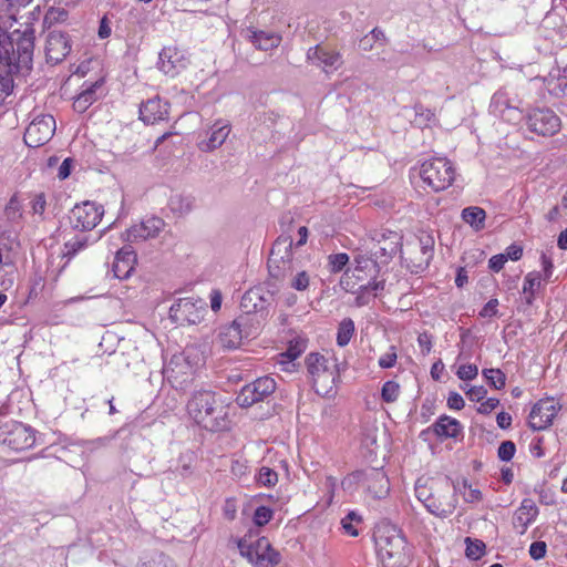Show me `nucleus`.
<instances>
[{"mask_svg":"<svg viewBox=\"0 0 567 567\" xmlns=\"http://www.w3.org/2000/svg\"><path fill=\"white\" fill-rule=\"evenodd\" d=\"M34 30L27 27L8 34L0 24V74L30 71L33 62Z\"/></svg>","mask_w":567,"mask_h":567,"instance_id":"nucleus-1","label":"nucleus"},{"mask_svg":"<svg viewBox=\"0 0 567 567\" xmlns=\"http://www.w3.org/2000/svg\"><path fill=\"white\" fill-rule=\"evenodd\" d=\"M187 412L207 431L218 432L228 427V408L213 391H195L187 402Z\"/></svg>","mask_w":567,"mask_h":567,"instance_id":"nucleus-2","label":"nucleus"},{"mask_svg":"<svg viewBox=\"0 0 567 567\" xmlns=\"http://www.w3.org/2000/svg\"><path fill=\"white\" fill-rule=\"evenodd\" d=\"M374 539L383 567H408L411 564L412 549L403 533L395 526L379 529Z\"/></svg>","mask_w":567,"mask_h":567,"instance_id":"nucleus-3","label":"nucleus"},{"mask_svg":"<svg viewBox=\"0 0 567 567\" xmlns=\"http://www.w3.org/2000/svg\"><path fill=\"white\" fill-rule=\"evenodd\" d=\"M279 291L276 282L266 281L247 290L240 300L241 315H247L260 320V327L269 315V307Z\"/></svg>","mask_w":567,"mask_h":567,"instance_id":"nucleus-4","label":"nucleus"},{"mask_svg":"<svg viewBox=\"0 0 567 567\" xmlns=\"http://www.w3.org/2000/svg\"><path fill=\"white\" fill-rule=\"evenodd\" d=\"M239 553L254 567H276L280 563V554L275 550L267 537L254 538L251 534L237 543Z\"/></svg>","mask_w":567,"mask_h":567,"instance_id":"nucleus-5","label":"nucleus"},{"mask_svg":"<svg viewBox=\"0 0 567 567\" xmlns=\"http://www.w3.org/2000/svg\"><path fill=\"white\" fill-rule=\"evenodd\" d=\"M292 246L293 240L289 235H280L272 244L267 264L272 279L282 281L292 276L295 270Z\"/></svg>","mask_w":567,"mask_h":567,"instance_id":"nucleus-6","label":"nucleus"},{"mask_svg":"<svg viewBox=\"0 0 567 567\" xmlns=\"http://www.w3.org/2000/svg\"><path fill=\"white\" fill-rule=\"evenodd\" d=\"M259 330V319L240 315L231 323L220 327L218 341L225 349H237L243 339L256 336Z\"/></svg>","mask_w":567,"mask_h":567,"instance_id":"nucleus-7","label":"nucleus"},{"mask_svg":"<svg viewBox=\"0 0 567 567\" xmlns=\"http://www.w3.org/2000/svg\"><path fill=\"white\" fill-rule=\"evenodd\" d=\"M421 178L434 192L446 189L455 178L453 164L445 157L425 161L421 166Z\"/></svg>","mask_w":567,"mask_h":567,"instance_id":"nucleus-8","label":"nucleus"},{"mask_svg":"<svg viewBox=\"0 0 567 567\" xmlns=\"http://www.w3.org/2000/svg\"><path fill=\"white\" fill-rule=\"evenodd\" d=\"M306 368L317 393L331 389L338 377L337 364L318 352L307 355Z\"/></svg>","mask_w":567,"mask_h":567,"instance_id":"nucleus-9","label":"nucleus"},{"mask_svg":"<svg viewBox=\"0 0 567 567\" xmlns=\"http://www.w3.org/2000/svg\"><path fill=\"white\" fill-rule=\"evenodd\" d=\"M35 443V431L13 420L0 423V444L20 452L32 447Z\"/></svg>","mask_w":567,"mask_h":567,"instance_id":"nucleus-10","label":"nucleus"},{"mask_svg":"<svg viewBox=\"0 0 567 567\" xmlns=\"http://www.w3.org/2000/svg\"><path fill=\"white\" fill-rule=\"evenodd\" d=\"M456 506L457 497L447 477L433 484V492L429 504H426L427 512L445 518L454 513Z\"/></svg>","mask_w":567,"mask_h":567,"instance_id":"nucleus-11","label":"nucleus"},{"mask_svg":"<svg viewBox=\"0 0 567 567\" xmlns=\"http://www.w3.org/2000/svg\"><path fill=\"white\" fill-rule=\"evenodd\" d=\"M520 105L522 101L515 93L502 87L493 94L489 112L506 122H514L520 118Z\"/></svg>","mask_w":567,"mask_h":567,"instance_id":"nucleus-12","label":"nucleus"},{"mask_svg":"<svg viewBox=\"0 0 567 567\" xmlns=\"http://www.w3.org/2000/svg\"><path fill=\"white\" fill-rule=\"evenodd\" d=\"M206 312V303L202 299L181 298L169 308V318L177 324H196Z\"/></svg>","mask_w":567,"mask_h":567,"instance_id":"nucleus-13","label":"nucleus"},{"mask_svg":"<svg viewBox=\"0 0 567 567\" xmlns=\"http://www.w3.org/2000/svg\"><path fill=\"white\" fill-rule=\"evenodd\" d=\"M276 390V381L271 377H261L244 385L236 396L240 408H250L255 403L268 399Z\"/></svg>","mask_w":567,"mask_h":567,"instance_id":"nucleus-14","label":"nucleus"},{"mask_svg":"<svg viewBox=\"0 0 567 567\" xmlns=\"http://www.w3.org/2000/svg\"><path fill=\"white\" fill-rule=\"evenodd\" d=\"M103 215L104 208L102 205L86 200L82 204H76L72 208L69 218L72 228L86 233L96 227Z\"/></svg>","mask_w":567,"mask_h":567,"instance_id":"nucleus-15","label":"nucleus"},{"mask_svg":"<svg viewBox=\"0 0 567 567\" xmlns=\"http://www.w3.org/2000/svg\"><path fill=\"white\" fill-rule=\"evenodd\" d=\"M194 369L185 353L172 355L164 367V375L172 385L179 390H186L193 380Z\"/></svg>","mask_w":567,"mask_h":567,"instance_id":"nucleus-16","label":"nucleus"},{"mask_svg":"<svg viewBox=\"0 0 567 567\" xmlns=\"http://www.w3.org/2000/svg\"><path fill=\"white\" fill-rule=\"evenodd\" d=\"M55 131V120L52 115L34 118L25 130L24 142L30 147H38L51 140Z\"/></svg>","mask_w":567,"mask_h":567,"instance_id":"nucleus-17","label":"nucleus"},{"mask_svg":"<svg viewBox=\"0 0 567 567\" xmlns=\"http://www.w3.org/2000/svg\"><path fill=\"white\" fill-rule=\"evenodd\" d=\"M373 239L377 240V246L372 256L380 264H388L401 249L402 235L396 231L382 229L375 233Z\"/></svg>","mask_w":567,"mask_h":567,"instance_id":"nucleus-18","label":"nucleus"},{"mask_svg":"<svg viewBox=\"0 0 567 567\" xmlns=\"http://www.w3.org/2000/svg\"><path fill=\"white\" fill-rule=\"evenodd\" d=\"M527 127L543 136H551L559 131L560 118L549 109H536L527 116Z\"/></svg>","mask_w":567,"mask_h":567,"instance_id":"nucleus-19","label":"nucleus"},{"mask_svg":"<svg viewBox=\"0 0 567 567\" xmlns=\"http://www.w3.org/2000/svg\"><path fill=\"white\" fill-rule=\"evenodd\" d=\"M231 131V125L228 120H216L205 132V137L202 138L197 146L199 151L209 153L219 148Z\"/></svg>","mask_w":567,"mask_h":567,"instance_id":"nucleus-20","label":"nucleus"},{"mask_svg":"<svg viewBox=\"0 0 567 567\" xmlns=\"http://www.w3.org/2000/svg\"><path fill=\"white\" fill-rule=\"evenodd\" d=\"M307 60L312 65L321 68L323 71L338 70L343 61L341 54L332 49L317 44L307 51Z\"/></svg>","mask_w":567,"mask_h":567,"instance_id":"nucleus-21","label":"nucleus"},{"mask_svg":"<svg viewBox=\"0 0 567 567\" xmlns=\"http://www.w3.org/2000/svg\"><path fill=\"white\" fill-rule=\"evenodd\" d=\"M71 52V41L68 33L52 31L49 33L45 45L48 62L58 64Z\"/></svg>","mask_w":567,"mask_h":567,"instance_id":"nucleus-22","label":"nucleus"},{"mask_svg":"<svg viewBox=\"0 0 567 567\" xmlns=\"http://www.w3.org/2000/svg\"><path fill=\"white\" fill-rule=\"evenodd\" d=\"M165 223L159 217H150L140 224L133 225L125 233V240L130 243L143 241L158 236Z\"/></svg>","mask_w":567,"mask_h":567,"instance_id":"nucleus-23","label":"nucleus"},{"mask_svg":"<svg viewBox=\"0 0 567 567\" xmlns=\"http://www.w3.org/2000/svg\"><path fill=\"white\" fill-rule=\"evenodd\" d=\"M374 498H383L389 494L390 483L382 468L363 470V486Z\"/></svg>","mask_w":567,"mask_h":567,"instance_id":"nucleus-24","label":"nucleus"},{"mask_svg":"<svg viewBox=\"0 0 567 567\" xmlns=\"http://www.w3.org/2000/svg\"><path fill=\"white\" fill-rule=\"evenodd\" d=\"M157 66L164 74L174 78L186 68V60L176 47H165L159 52Z\"/></svg>","mask_w":567,"mask_h":567,"instance_id":"nucleus-25","label":"nucleus"},{"mask_svg":"<svg viewBox=\"0 0 567 567\" xmlns=\"http://www.w3.org/2000/svg\"><path fill=\"white\" fill-rule=\"evenodd\" d=\"M168 102L155 96L141 104L140 118L145 124L154 125L168 118Z\"/></svg>","mask_w":567,"mask_h":567,"instance_id":"nucleus-26","label":"nucleus"},{"mask_svg":"<svg viewBox=\"0 0 567 567\" xmlns=\"http://www.w3.org/2000/svg\"><path fill=\"white\" fill-rule=\"evenodd\" d=\"M556 415V408L550 401L537 402L529 413L528 424L535 431L547 429Z\"/></svg>","mask_w":567,"mask_h":567,"instance_id":"nucleus-27","label":"nucleus"},{"mask_svg":"<svg viewBox=\"0 0 567 567\" xmlns=\"http://www.w3.org/2000/svg\"><path fill=\"white\" fill-rule=\"evenodd\" d=\"M417 251L421 259H405L406 267L412 274H421L427 269L434 254V239L432 236H424L419 239Z\"/></svg>","mask_w":567,"mask_h":567,"instance_id":"nucleus-28","label":"nucleus"},{"mask_svg":"<svg viewBox=\"0 0 567 567\" xmlns=\"http://www.w3.org/2000/svg\"><path fill=\"white\" fill-rule=\"evenodd\" d=\"M539 514V509L532 498H524L516 509L513 518V525L519 535H524Z\"/></svg>","mask_w":567,"mask_h":567,"instance_id":"nucleus-29","label":"nucleus"},{"mask_svg":"<svg viewBox=\"0 0 567 567\" xmlns=\"http://www.w3.org/2000/svg\"><path fill=\"white\" fill-rule=\"evenodd\" d=\"M136 264V254L131 249V247H124L120 249L112 264V271L114 277L118 279H126L134 271V267Z\"/></svg>","mask_w":567,"mask_h":567,"instance_id":"nucleus-30","label":"nucleus"},{"mask_svg":"<svg viewBox=\"0 0 567 567\" xmlns=\"http://www.w3.org/2000/svg\"><path fill=\"white\" fill-rule=\"evenodd\" d=\"M103 82V79L90 84L85 82L83 85L85 87L73 101L74 111L78 113H84L99 99L97 90L101 89Z\"/></svg>","mask_w":567,"mask_h":567,"instance_id":"nucleus-31","label":"nucleus"},{"mask_svg":"<svg viewBox=\"0 0 567 567\" xmlns=\"http://www.w3.org/2000/svg\"><path fill=\"white\" fill-rule=\"evenodd\" d=\"M247 38L256 49L264 51L275 49L281 42V37L278 33L271 31L248 29Z\"/></svg>","mask_w":567,"mask_h":567,"instance_id":"nucleus-32","label":"nucleus"},{"mask_svg":"<svg viewBox=\"0 0 567 567\" xmlns=\"http://www.w3.org/2000/svg\"><path fill=\"white\" fill-rule=\"evenodd\" d=\"M433 433L440 439H456L462 433L461 423L451 416L441 415L433 424Z\"/></svg>","mask_w":567,"mask_h":567,"instance_id":"nucleus-33","label":"nucleus"},{"mask_svg":"<svg viewBox=\"0 0 567 567\" xmlns=\"http://www.w3.org/2000/svg\"><path fill=\"white\" fill-rule=\"evenodd\" d=\"M3 218L9 230H17L22 226V205L17 195H13L7 203L3 210Z\"/></svg>","mask_w":567,"mask_h":567,"instance_id":"nucleus-34","label":"nucleus"},{"mask_svg":"<svg viewBox=\"0 0 567 567\" xmlns=\"http://www.w3.org/2000/svg\"><path fill=\"white\" fill-rule=\"evenodd\" d=\"M383 280H370L365 285H360L357 290H352L353 293H357L354 303L357 307H363L369 303L370 296H375L377 291L384 289Z\"/></svg>","mask_w":567,"mask_h":567,"instance_id":"nucleus-35","label":"nucleus"},{"mask_svg":"<svg viewBox=\"0 0 567 567\" xmlns=\"http://www.w3.org/2000/svg\"><path fill=\"white\" fill-rule=\"evenodd\" d=\"M196 453L194 451L187 450L181 453L174 472L184 478L188 477L194 473V464L196 463Z\"/></svg>","mask_w":567,"mask_h":567,"instance_id":"nucleus-36","label":"nucleus"},{"mask_svg":"<svg viewBox=\"0 0 567 567\" xmlns=\"http://www.w3.org/2000/svg\"><path fill=\"white\" fill-rule=\"evenodd\" d=\"M168 207L174 214L184 216L192 212L194 207V198L183 194L172 195L168 200Z\"/></svg>","mask_w":567,"mask_h":567,"instance_id":"nucleus-37","label":"nucleus"},{"mask_svg":"<svg viewBox=\"0 0 567 567\" xmlns=\"http://www.w3.org/2000/svg\"><path fill=\"white\" fill-rule=\"evenodd\" d=\"M463 220L473 227L475 230L484 228L486 213L483 208L477 206H470L462 210Z\"/></svg>","mask_w":567,"mask_h":567,"instance_id":"nucleus-38","label":"nucleus"},{"mask_svg":"<svg viewBox=\"0 0 567 567\" xmlns=\"http://www.w3.org/2000/svg\"><path fill=\"white\" fill-rule=\"evenodd\" d=\"M437 481L431 477H420L415 482L414 491L416 498L423 503V505L426 507V504H429L432 492H433V484H436Z\"/></svg>","mask_w":567,"mask_h":567,"instance_id":"nucleus-39","label":"nucleus"},{"mask_svg":"<svg viewBox=\"0 0 567 567\" xmlns=\"http://www.w3.org/2000/svg\"><path fill=\"white\" fill-rule=\"evenodd\" d=\"M90 236L85 233H82L74 236L72 239L68 240L64 244V251L63 256L68 258H72L75 256L79 251L87 247L89 245Z\"/></svg>","mask_w":567,"mask_h":567,"instance_id":"nucleus-40","label":"nucleus"},{"mask_svg":"<svg viewBox=\"0 0 567 567\" xmlns=\"http://www.w3.org/2000/svg\"><path fill=\"white\" fill-rule=\"evenodd\" d=\"M455 494L458 492L467 503H477L482 499V492L468 484L467 480L457 481L453 484Z\"/></svg>","mask_w":567,"mask_h":567,"instance_id":"nucleus-41","label":"nucleus"},{"mask_svg":"<svg viewBox=\"0 0 567 567\" xmlns=\"http://www.w3.org/2000/svg\"><path fill=\"white\" fill-rule=\"evenodd\" d=\"M542 281V274L538 271H532L528 272L525 276L524 285H523V292L528 295L526 298V303L532 305L535 291L537 288H539Z\"/></svg>","mask_w":567,"mask_h":567,"instance_id":"nucleus-42","label":"nucleus"},{"mask_svg":"<svg viewBox=\"0 0 567 567\" xmlns=\"http://www.w3.org/2000/svg\"><path fill=\"white\" fill-rule=\"evenodd\" d=\"M355 331L354 322L350 318L343 319L338 327L337 332V344L339 347H346L349 344L351 338L353 337Z\"/></svg>","mask_w":567,"mask_h":567,"instance_id":"nucleus-43","label":"nucleus"},{"mask_svg":"<svg viewBox=\"0 0 567 567\" xmlns=\"http://www.w3.org/2000/svg\"><path fill=\"white\" fill-rule=\"evenodd\" d=\"M355 266L352 269V275L355 272H373L372 280L375 279V275L379 272L378 260L375 258H369L364 256H358L354 259Z\"/></svg>","mask_w":567,"mask_h":567,"instance_id":"nucleus-44","label":"nucleus"},{"mask_svg":"<svg viewBox=\"0 0 567 567\" xmlns=\"http://www.w3.org/2000/svg\"><path fill=\"white\" fill-rule=\"evenodd\" d=\"M482 374L487 383L496 390L503 389L506 384V375L499 369H484Z\"/></svg>","mask_w":567,"mask_h":567,"instance_id":"nucleus-45","label":"nucleus"},{"mask_svg":"<svg viewBox=\"0 0 567 567\" xmlns=\"http://www.w3.org/2000/svg\"><path fill=\"white\" fill-rule=\"evenodd\" d=\"M465 543V555L468 559L478 560L485 554L486 546L483 540L466 537Z\"/></svg>","mask_w":567,"mask_h":567,"instance_id":"nucleus-46","label":"nucleus"},{"mask_svg":"<svg viewBox=\"0 0 567 567\" xmlns=\"http://www.w3.org/2000/svg\"><path fill=\"white\" fill-rule=\"evenodd\" d=\"M359 486H363V470L354 471L341 481V487L346 492L352 493Z\"/></svg>","mask_w":567,"mask_h":567,"instance_id":"nucleus-47","label":"nucleus"},{"mask_svg":"<svg viewBox=\"0 0 567 567\" xmlns=\"http://www.w3.org/2000/svg\"><path fill=\"white\" fill-rule=\"evenodd\" d=\"M400 394V385L395 381H386L382 385L381 398L386 403L395 402Z\"/></svg>","mask_w":567,"mask_h":567,"instance_id":"nucleus-48","label":"nucleus"},{"mask_svg":"<svg viewBox=\"0 0 567 567\" xmlns=\"http://www.w3.org/2000/svg\"><path fill=\"white\" fill-rule=\"evenodd\" d=\"M348 262L349 256L346 252L331 254L328 257V267L333 274L340 272Z\"/></svg>","mask_w":567,"mask_h":567,"instance_id":"nucleus-49","label":"nucleus"},{"mask_svg":"<svg viewBox=\"0 0 567 567\" xmlns=\"http://www.w3.org/2000/svg\"><path fill=\"white\" fill-rule=\"evenodd\" d=\"M257 482L261 486H275L278 482V474L272 468L262 466L257 475Z\"/></svg>","mask_w":567,"mask_h":567,"instance_id":"nucleus-50","label":"nucleus"},{"mask_svg":"<svg viewBox=\"0 0 567 567\" xmlns=\"http://www.w3.org/2000/svg\"><path fill=\"white\" fill-rule=\"evenodd\" d=\"M142 567H176V565L169 556L158 553L147 561H144Z\"/></svg>","mask_w":567,"mask_h":567,"instance_id":"nucleus-51","label":"nucleus"},{"mask_svg":"<svg viewBox=\"0 0 567 567\" xmlns=\"http://www.w3.org/2000/svg\"><path fill=\"white\" fill-rule=\"evenodd\" d=\"M516 452V445L512 441H504L497 450V456L503 462H509Z\"/></svg>","mask_w":567,"mask_h":567,"instance_id":"nucleus-52","label":"nucleus"},{"mask_svg":"<svg viewBox=\"0 0 567 567\" xmlns=\"http://www.w3.org/2000/svg\"><path fill=\"white\" fill-rule=\"evenodd\" d=\"M272 511L267 506H258L254 513V523L257 526H264L272 518Z\"/></svg>","mask_w":567,"mask_h":567,"instance_id":"nucleus-53","label":"nucleus"},{"mask_svg":"<svg viewBox=\"0 0 567 567\" xmlns=\"http://www.w3.org/2000/svg\"><path fill=\"white\" fill-rule=\"evenodd\" d=\"M310 277L307 271H298L292 276L290 286L298 291H305L309 287Z\"/></svg>","mask_w":567,"mask_h":567,"instance_id":"nucleus-54","label":"nucleus"},{"mask_svg":"<svg viewBox=\"0 0 567 567\" xmlns=\"http://www.w3.org/2000/svg\"><path fill=\"white\" fill-rule=\"evenodd\" d=\"M396 359H398L396 348L394 346H391L389 348V351L379 358L378 363H379V367L382 369H390L395 365Z\"/></svg>","mask_w":567,"mask_h":567,"instance_id":"nucleus-55","label":"nucleus"},{"mask_svg":"<svg viewBox=\"0 0 567 567\" xmlns=\"http://www.w3.org/2000/svg\"><path fill=\"white\" fill-rule=\"evenodd\" d=\"M478 374V368L475 364H463L458 368L456 375L463 381H471Z\"/></svg>","mask_w":567,"mask_h":567,"instance_id":"nucleus-56","label":"nucleus"},{"mask_svg":"<svg viewBox=\"0 0 567 567\" xmlns=\"http://www.w3.org/2000/svg\"><path fill=\"white\" fill-rule=\"evenodd\" d=\"M414 110H415L416 121H419L420 125H426L434 117V113L430 109H426L421 104H416L414 106Z\"/></svg>","mask_w":567,"mask_h":567,"instance_id":"nucleus-57","label":"nucleus"},{"mask_svg":"<svg viewBox=\"0 0 567 567\" xmlns=\"http://www.w3.org/2000/svg\"><path fill=\"white\" fill-rule=\"evenodd\" d=\"M461 388L465 390L466 396L473 402L482 401L487 394V390L483 385L471 386L467 390L465 389V386Z\"/></svg>","mask_w":567,"mask_h":567,"instance_id":"nucleus-58","label":"nucleus"},{"mask_svg":"<svg viewBox=\"0 0 567 567\" xmlns=\"http://www.w3.org/2000/svg\"><path fill=\"white\" fill-rule=\"evenodd\" d=\"M547 551V545L545 542L538 540L532 543L529 546V555L533 559L539 560L545 557Z\"/></svg>","mask_w":567,"mask_h":567,"instance_id":"nucleus-59","label":"nucleus"},{"mask_svg":"<svg viewBox=\"0 0 567 567\" xmlns=\"http://www.w3.org/2000/svg\"><path fill=\"white\" fill-rule=\"evenodd\" d=\"M497 307H498V299L496 298H492L489 299L485 306L481 309L480 311V317L482 318H492V317H495L497 316L498 313V310H497Z\"/></svg>","mask_w":567,"mask_h":567,"instance_id":"nucleus-60","label":"nucleus"},{"mask_svg":"<svg viewBox=\"0 0 567 567\" xmlns=\"http://www.w3.org/2000/svg\"><path fill=\"white\" fill-rule=\"evenodd\" d=\"M417 343L421 348V352L423 355H427L432 350V334L424 331L419 334Z\"/></svg>","mask_w":567,"mask_h":567,"instance_id":"nucleus-61","label":"nucleus"},{"mask_svg":"<svg viewBox=\"0 0 567 567\" xmlns=\"http://www.w3.org/2000/svg\"><path fill=\"white\" fill-rule=\"evenodd\" d=\"M465 405L464 399L457 392H450L447 398V406L452 410H462Z\"/></svg>","mask_w":567,"mask_h":567,"instance_id":"nucleus-62","label":"nucleus"},{"mask_svg":"<svg viewBox=\"0 0 567 567\" xmlns=\"http://www.w3.org/2000/svg\"><path fill=\"white\" fill-rule=\"evenodd\" d=\"M543 437L537 436L535 437L530 444H529V452L534 457L540 458L545 455L544 449H543Z\"/></svg>","mask_w":567,"mask_h":567,"instance_id":"nucleus-63","label":"nucleus"},{"mask_svg":"<svg viewBox=\"0 0 567 567\" xmlns=\"http://www.w3.org/2000/svg\"><path fill=\"white\" fill-rule=\"evenodd\" d=\"M47 202L44 194H38L32 199V212L37 215H42L45 210Z\"/></svg>","mask_w":567,"mask_h":567,"instance_id":"nucleus-64","label":"nucleus"}]
</instances>
